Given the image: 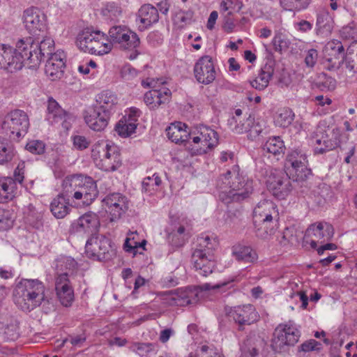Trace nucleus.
Returning <instances> with one entry per match:
<instances>
[{
  "label": "nucleus",
  "instance_id": "obj_9",
  "mask_svg": "<svg viewBox=\"0 0 357 357\" xmlns=\"http://www.w3.org/2000/svg\"><path fill=\"white\" fill-rule=\"evenodd\" d=\"M109 39L113 45L124 50H133L139 45L140 41L135 32L124 26H114L109 31Z\"/></svg>",
  "mask_w": 357,
  "mask_h": 357
},
{
  "label": "nucleus",
  "instance_id": "obj_25",
  "mask_svg": "<svg viewBox=\"0 0 357 357\" xmlns=\"http://www.w3.org/2000/svg\"><path fill=\"white\" fill-rule=\"evenodd\" d=\"M172 92L167 88L152 89L144 94V100L150 109L155 110L169 102Z\"/></svg>",
  "mask_w": 357,
  "mask_h": 357
},
{
  "label": "nucleus",
  "instance_id": "obj_8",
  "mask_svg": "<svg viewBox=\"0 0 357 357\" xmlns=\"http://www.w3.org/2000/svg\"><path fill=\"white\" fill-rule=\"evenodd\" d=\"M197 134L192 137L193 144L190 146L192 154H205L218 144V134L210 127L200 126Z\"/></svg>",
  "mask_w": 357,
  "mask_h": 357
},
{
  "label": "nucleus",
  "instance_id": "obj_22",
  "mask_svg": "<svg viewBox=\"0 0 357 357\" xmlns=\"http://www.w3.org/2000/svg\"><path fill=\"white\" fill-rule=\"evenodd\" d=\"M83 116L86 125L93 130L100 132L107 126L110 116L94 107L85 110Z\"/></svg>",
  "mask_w": 357,
  "mask_h": 357
},
{
  "label": "nucleus",
  "instance_id": "obj_27",
  "mask_svg": "<svg viewBox=\"0 0 357 357\" xmlns=\"http://www.w3.org/2000/svg\"><path fill=\"white\" fill-rule=\"evenodd\" d=\"M187 128L186 124L182 122L173 123L166 129L167 136L176 144L189 142L192 137Z\"/></svg>",
  "mask_w": 357,
  "mask_h": 357
},
{
  "label": "nucleus",
  "instance_id": "obj_29",
  "mask_svg": "<svg viewBox=\"0 0 357 357\" xmlns=\"http://www.w3.org/2000/svg\"><path fill=\"white\" fill-rule=\"evenodd\" d=\"M138 17L144 27L148 28L158 22V10L151 4H144L138 10Z\"/></svg>",
  "mask_w": 357,
  "mask_h": 357
},
{
  "label": "nucleus",
  "instance_id": "obj_47",
  "mask_svg": "<svg viewBox=\"0 0 357 357\" xmlns=\"http://www.w3.org/2000/svg\"><path fill=\"white\" fill-rule=\"evenodd\" d=\"M259 341H261L260 338L255 335L248 336L241 346L242 352L245 355L250 354L251 357L257 356L258 355V349L257 348L256 343Z\"/></svg>",
  "mask_w": 357,
  "mask_h": 357
},
{
  "label": "nucleus",
  "instance_id": "obj_41",
  "mask_svg": "<svg viewBox=\"0 0 357 357\" xmlns=\"http://www.w3.org/2000/svg\"><path fill=\"white\" fill-rule=\"evenodd\" d=\"M254 123V118L250 115L246 118L238 119L236 116H232L228 119V125L230 129L235 133L241 134L248 132L251 124Z\"/></svg>",
  "mask_w": 357,
  "mask_h": 357
},
{
  "label": "nucleus",
  "instance_id": "obj_61",
  "mask_svg": "<svg viewBox=\"0 0 357 357\" xmlns=\"http://www.w3.org/2000/svg\"><path fill=\"white\" fill-rule=\"evenodd\" d=\"M86 340V337L84 333L69 335L68 337L63 340L62 345H64L66 343L69 342L73 347H81Z\"/></svg>",
  "mask_w": 357,
  "mask_h": 357
},
{
  "label": "nucleus",
  "instance_id": "obj_52",
  "mask_svg": "<svg viewBox=\"0 0 357 357\" xmlns=\"http://www.w3.org/2000/svg\"><path fill=\"white\" fill-rule=\"evenodd\" d=\"M193 12L191 10H180L174 16V21L179 27L183 28L185 26L191 24L192 22Z\"/></svg>",
  "mask_w": 357,
  "mask_h": 357
},
{
  "label": "nucleus",
  "instance_id": "obj_20",
  "mask_svg": "<svg viewBox=\"0 0 357 357\" xmlns=\"http://www.w3.org/2000/svg\"><path fill=\"white\" fill-rule=\"evenodd\" d=\"M47 120L51 123H61L63 128L68 130L74 117L63 110L58 102L52 98L48 100Z\"/></svg>",
  "mask_w": 357,
  "mask_h": 357
},
{
  "label": "nucleus",
  "instance_id": "obj_54",
  "mask_svg": "<svg viewBox=\"0 0 357 357\" xmlns=\"http://www.w3.org/2000/svg\"><path fill=\"white\" fill-rule=\"evenodd\" d=\"M306 159V155L303 154L300 150L291 151L287 155L285 167L288 169L298 165L299 160L302 162Z\"/></svg>",
  "mask_w": 357,
  "mask_h": 357
},
{
  "label": "nucleus",
  "instance_id": "obj_19",
  "mask_svg": "<svg viewBox=\"0 0 357 357\" xmlns=\"http://www.w3.org/2000/svg\"><path fill=\"white\" fill-rule=\"evenodd\" d=\"M55 291L61 304L66 307L71 305L74 291L68 273H57L55 278Z\"/></svg>",
  "mask_w": 357,
  "mask_h": 357
},
{
  "label": "nucleus",
  "instance_id": "obj_11",
  "mask_svg": "<svg viewBox=\"0 0 357 357\" xmlns=\"http://www.w3.org/2000/svg\"><path fill=\"white\" fill-rule=\"evenodd\" d=\"M268 190L278 199H284L292 190L288 173L275 169L266 181Z\"/></svg>",
  "mask_w": 357,
  "mask_h": 357
},
{
  "label": "nucleus",
  "instance_id": "obj_35",
  "mask_svg": "<svg viewBox=\"0 0 357 357\" xmlns=\"http://www.w3.org/2000/svg\"><path fill=\"white\" fill-rule=\"evenodd\" d=\"M232 254L236 259L245 263H255L258 259L255 250L250 246L238 245L233 247Z\"/></svg>",
  "mask_w": 357,
  "mask_h": 357
},
{
  "label": "nucleus",
  "instance_id": "obj_53",
  "mask_svg": "<svg viewBox=\"0 0 357 357\" xmlns=\"http://www.w3.org/2000/svg\"><path fill=\"white\" fill-rule=\"evenodd\" d=\"M272 43L274 50L276 52H282L283 50H286L289 48L290 45L289 40L287 38L286 36L280 32L275 33Z\"/></svg>",
  "mask_w": 357,
  "mask_h": 357
},
{
  "label": "nucleus",
  "instance_id": "obj_32",
  "mask_svg": "<svg viewBox=\"0 0 357 357\" xmlns=\"http://www.w3.org/2000/svg\"><path fill=\"white\" fill-rule=\"evenodd\" d=\"M17 193V185L11 177L0 178V203L13 200Z\"/></svg>",
  "mask_w": 357,
  "mask_h": 357
},
{
  "label": "nucleus",
  "instance_id": "obj_15",
  "mask_svg": "<svg viewBox=\"0 0 357 357\" xmlns=\"http://www.w3.org/2000/svg\"><path fill=\"white\" fill-rule=\"evenodd\" d=\"M227 313L238 325L239 331H243L244 326L250 325L258 319L257 312L250 304L231 307Z\"/></svg>",
  "mask_w": 357,
  "mask_h": 357
},
{
  "label": "nucleus",
  "instance_id": "obj_16",
  "mask_svg": "<svg viewBox=\"0 0 357 357\" xmlns=\"http://www.w3.org/2000/svg\"><path fill=\"white\" fill-rule=\"evenodd\" d=\"M77 191L74 192V199L82 200L83 204H91L98 197L96 182L90 176L80 175Z\"/></svg>",
  "mask_w": 357,
  "mask_h": 357
},
{
  "label": "nucleus",
  "instance_id": "obj_58",
  "mask_svg": "<svg viewBox=\"0 0 357 357\" xmlns=\"http://www.w3.org/2000/svg\"><path fill=\"white\" fill-rule=\"evenodd\" d=\"M45 144L40 140H32L26 145V149L33 154L40 155L45 152Z\"/></svg>",
  "mask_w": 357,
  "mask_h": 357
},
{
  "label": "nucleus",
  "instance_id": "obj_64",
  "mask_svg": "<svg viewBox=\"0 0 357 357\" xmlns=\"http://www.w3.org/2000/svg\"><path fill=\"white\" fill-rule=\"evenodd\" d=\"M4 335L7 340L14 341L19 337L18 326L15 324H8L4 330Z\"/></svg>",
  "mask_w": 357,
  "mask_h": 357
},
{
  "label": "nucleus",
  "instance_id": "obj_1",
  "mask_svg": "<svg viewBox=\"0 0 357 357\" xmlns=\"http://www.w3.org/2000/svg\"><path fill=\"white\" fill-rule=\"evenodd\" d=\"M45 287L38 279H22L13 291V300L17 306L25 312H31L47 299Z\"/></svg>",
  "mask_w": 357,
  "mask_h": 357
},
{
  "label": "nucleus",
  "instance_id": "obj_17",
  "mask_svg": "<svg viewBox=\"0 0 357 357\" xmlns=\"http://www.w3.org/2000/svg\"><path fill=\"white\" fill-rule=\"evenodd\" d=\"M103 202L107 208V211L111 215V221L120 218L128 208V198L119 192L107 195L103 199Z\"/></svg>",
  "mask_w": 357,
  "mask_h": 357
},
{
  "label": "nucleus",
  "instance_id": "obj_31",
  "mask_svg": "<svg viewBox=\"0 0 357 357\" xmlns=\"http://www.w3.org/2000/svg\"><path fill=\"white\" fill-rule=\"evenodd\" d=\"M274 73L272 64L266 63L261 68L258 76L249 82L251 86L257 90L261 91L266 89Z\"/></svg>",
  "mask_w": 357,
  "mask_h": 357
},
{
  "label": "nucleus",
  "instance_id": "obj_46",
  "mask_svg": "<svg viewBox=\"0 0 357 357\" xmlns=\"http://www.w3.org/2000/svg\"><path fill=\"white\" fill-rule=\"evenodd\" d=\"M137 124H134L126 119H121L116 124L115 131L122 137H128L135 132Z\"/></svg>",
  "mask_w": 357,
  "mask_h": 357
},
{
  "label": "nucleus",
  "instance_id": "obj_62",
  "mask_svg": "<svg viewBox=\"0 0 357 357\" xmlns=\"http://www.w3.org/2000/svg\"><path fill=\"white\" fill-rule=\"evenodd\" d=\"M137 70L130 65L124 66L121 71L122 78L126 82L135 79L137 77Z\"/></svg>",
  "mask_w": 357,
  "mask_h": 357
},
{
  "label": "nucleus",
  "instance_id": "obj_14",
  "mask_svg": "<svg viewBox=\"0 0 357 357\" xmlns=\"http://www.w3.org/2000/svg\"><path fill=\"white\" fill-rule=\"evenodd\" d=\"M194 75L199 83L205 85L212 83L216 77L212 57L208 55L200 57L195 64Z\"/></svg>",
  "mask_w": 357,
  "mask_h": 357
},
{
  "label": "nucleus",
  "instance_id": "obj_60",
  "mask_svg": "<svg viewBox=\"0 0 357 357\" xmlns=\"http://www.w3.org/2000/svg\"><path fill=\"white\" fill-rule=\"evenodd\" d=\"M188 238H184L178 235L175 229H172L167 235V240L172 245L175 247H181L184 245Z\"/></svg>",
  "mask_w": 357,
  "mask_h": 357
},
{
  "label": "nucleus",
  "instance_id": "obj_43",
  "mask_svg": "<svg viewBox=\"0 0 357 357\" xmlns=\"http://www.w3.org/2000/svg\"><path fill=\"white\" fill-rule=\"evenodd\" d=\"M306 163L307 160L302 162L299 160L298 165L287 169L294 180L304 181L311 174V169L307 167Z\"/></svg>",
  "mask_w": 357,
  "mask_h": 357
},
{
  "label": "nucleus",
  "instance_id": "obj_37",
  "mask_svg": "<svg viewBox=\"0 0 357 357\" xmlns=\"http://www.w3.org/2000/svg\"><path fill=\"white\" fill-rule=\"evenodd\" d=\"M97 35V31L84 30L79 33L76 39V45L79 50L84 52L92 53L93 40Z\"/></svg>",
  "mask_w": 357,
  "mask_h": 357
},
{
  "label": "nucleus",
  "instance_id": "obj_23",
  "mask_svg": "<svg viewBox=\"0 0 357 357\" xmlns=\"http://www.w3.org/2000/svg\"><path fill=\"white\" fill-rule=\"evenodd\" d=\"M6 119L11 132L16 133L17 137H20L27 132L29 121L27 114L24 111L13 110L7 115Z\"/></svg>",
  "mask_w": 357,
  "mask_h": 357
},
{
  "label": "nucleus",
  "instance_id": "obj_49",
  "mask_svg": "<svg viewBox=\"0 0 357 357\" xmlns=\"http://www.w3.org/2000/svg\"><path fill=\"white\" fill-rule=\"evenodd\" d=\"M294 116L291 109L282 108L279 111L275 122L280 127L287 128L294 121Z\"/></svg>",
  "mask_w": 357,
  "mask_h": 357
},
{
  "label": "nucleus",
  "instance_id": "obj_59",
  "mask_svg": "<svg viewBox=\"0 0 357 357\" xmlns=\"http://www.w3.org/2000/svg\"><path fill=\"white\" fill-rule=\"evenodd\" d=\"M316 144L317 146L314 147V153L319 154H322L333 150L336 146V143L334 144L331 140H324L323 145H321V140L317 139Z\"/></svg>",
  "mask_w": 357,
  "mask_h": 357
},
{
  "label": "nucleus",
  "instance_id": "obj_30",
  "mask_svg": "<svg viewBox=\"0 0 357 357\" xmlns=\"http://www.w3.org/2000/svg\"><path fill=\"white\" fill-rule=\"evenodd\" d=\"M117 103V98L112 92L104 91L98 94L96 104L93 106L100 112H107L110 116L112 110Z\"/></svg>",
  "mask_w": 357,
  "mask_h": 357
},
{
  "label": "nucleus",
  "instance_id": "obj_48",
  "mask_svg": "<svg viewBox=\"0 0 357 357\" xmlns=\"http://www.w3.org/2000/svg\"><path fill=\"white\" fill-rule=\"evenodd\" d=\"M311 0H280V6L286 10L299 11L305 9Z\"/></svg>",
  "mask_w": 357,
  "mask_h": 357
},
{
  "label": "nucleus",
  "instance_id": "obj_50",
  "mask_svg": "<svg viewBox=\"0 0 357 357\" xmlns=\"http://www.w3.org/2000/svg\"><path fill=\"white\" fill-rule=\"evenodd\" d=\"M77 266V262L70 257H61L56 260V268L57 273H68V271H73Z\"/></svg>",
  "mask_w": 357,
  "mask_h": 357
},
{
  "label": "nucleus",
  "instance_id": "obj_44",
  "mask_svg": "<svg viewBox=\"0 0 357 357\" xmlns=\"http://www.w3.org/2000/svg\"><path fill=\"white\" fill-rule=\"evenodd\" d=\"M344 54H324V68L330 71H335L340 68L345 59Z\"/></svg>",
  "mask_w": 357,
  "mask_h": 357
},
{
  "label": "nucleus",
  "instance_id": "obj_13",
  "mask_svg": "<svg viewBox=\"0 0 357 357\" xmlns=\"http://www.w3.org/2000/svg\"><path fill=\"white\" fill-rule=\"evenodd\" d=\"M334 234L333 226L325 222L311 225L306 230L305 238L310 241L311 247L317 248V243H323L330 240Z\"/></svg>",
  "mask_w": 357,
  "mask_h": 357
},
{
  "label": "nucleus",
  "instance_id": "obj_7",
  "mask_svg": "<svg viewBox=\"0 0 357 357\" xmlns=\"http://www.w3.org/2000/svg\"><path fill=\"white\" fill-rule=\"evenodd\" d=\"M86 256L97 261H107L114 255V250L112 248L110 240L104 236H91L85 245Z\"/></svg>",
  "mask_w": 357,
  "mask_h": 357
},
{
  "label": "nucleus",
  "instance_id": "obj_38",
  "mask_svg": "<svg viewBox=\"0 0 357 357\" xmlns=\"http://www.w3.org/2000/svg\"><path fill=\"white\" fill-rule=\"evenodd\" d=\"M112 50V43L109 37L104 33L97 31V35L93 40L92 54L103 55L109 53Z\"/></svg>",
  "mask_w": 357,
  "mask_h": 357
},
{
  "label": "nucleus",
  "instance_id": "obj_4",
  "mask_svg": "<svg viewBox=\"0 0 357 357\" xmlns=\"http://www.w3.org/2000/svg\"><path fill=\"white\" fill-rule=\"evenodd\" d=\"M25 50L22 39L17 43L16 48L0 43V69L10 73L21 70L26 61Z\"/></svg>",
  "mask_w": 357,
  "mask_h": 357
},
{
  "label": "nucleus",
  "instance_id": "obj_2",
  "mask_svg": "<svg viewBox=\"0 0 357 357\" xmlns=\"http://www.w3.org/2000/svg\"><path fill=\"white\" fill-rule=\"evenodd\" d=\"M96 166L105 172H114L122 165L119 149L114 144L100 142L95 144L91 151Z\"/></svg>",
  "mask_w": 357,
  "mask_h": 357
},
{
  "label": "nucleus",
  "instance_id": "obj_6",
  "mask_svg": "<svg viewBox=\"0 0 357 357\" xmlns=\"http://www.w3.org/2000/svg\"><path fill=\"white\" fill-rule=\"evenodd\" d=\"M300 332L291 324H280L275 329L271 347L276 352H282L294 346L299 340Z\"/></svg>",
  "mask_w": 357,
  "mask_h": 357
},
{
  "label": "nucleus",
  "instance_id": "obj_18",
  "mask_svg": "<svg viewBox=\"0 0 357 357\" xmlns=\"http://www.w3.org/2000/svg\"><path fill=\"white\" fill-rule=\"evenodd\" d=\"M99 226L100 222L97 215L93 213H86L72 223L70 231L94 236Z\"/></svg>",
  "mask_w": 357,
  "mask_h": 357
},
{
  "label": "nucleus",
  "instance_id": "obj_33",
  "mask_svg": "<svg viewBox=\"0 0 357 357\" xmlns=\"http://www.w3.org/2000/svg\"><path fill=\"white\" fill-rule=\"evenodd\" d=\"M218 247V241L215 238H211L207 234H202L197 238V247L194 251H200L203 254L215 256V251Z\"/></svg>",
  "mask_w": 357,
  "mask_h": 357
},
{
  "label": "nucleus",
  "instance_id": "obj_3",
  "mask_svg": "<svg viewBox=\"0 0 357 357\" xmlns=\"http://www.w3.org/2000/svg\"><path fill=\"white\" fill-rule=\"evenodd\" d=\"M40 36L29 37L22 39L24 54L30 67L36 68L46 57L50 56L54 50V41L50 37H45L40 40Z\"/></svg>",
  "mask_w": 357,
  "mask_h": 357
},
{
  "label": "nucleus",
  "instance_id": "obj_55",
  "mask_svg": "<svg viewBox=\"0 0 357 357\" xmlns=\"http://www.w3.org/2000/svg\"><path fill=\"white\" fill-rule=\"evenodd\" d=\"M154 348V344L151 343L135 342L130 346V350L141 356H146Z\"/></svg>",
  "mask_w": 357,
  "mask_h": 357
},
{
  "label": "nucleus",
  "instance_id": "obj_24",
  "mask_svg": "<svg viewBox=\"0 0 357 357\" xmlns=\"http://www.w3.org/2000/svg\"><path fill=\"white\" fill-rule=\"evenodd\" d=\"M191 262L195 270L202 276L206 277L213 273L215 267V257L203 254L200 251H193Z\"/></svg>",
  "mask_w": 357,
  "mask_h": 357
},
{
  "label": "nucleus",
  "instance_id": "obj_36",
  "mask_svg": "<svg viewBox=\"0 0 357 357\" xmlns=\"http://www.w3.org/2000/svg\"><path fill=\"white\" fill-rule=\"evenodd\" d=\"M262 149L264 151L274 155L278 160L283 157L286 149L284 142L280 137L269 138L263 145Z\"/></svg>",
  "mask_w": 357,
  "mask_h": 357
},
{
  "label": "nucleus",
  "instance_id": "obj_56",
  "mask_svg": "<svg viewBox=\"0 0 357 357\" xmlns=\"http://www.w3.org/2000/svg\"><path fill=\"white\" fill-rule=\"evenodd\" d=\"M324 54L333 55L335 54H344V48L340 41L333 40L326 45Z\"/></svg>",
  "mask_w": 357,
  "mask_h": 357
},
{
  "label": "nucleus",
  "instance_id": "obj_21",
  "mask_svg": "<svg viewBox=\"0 0 357 357\" xmlns=\"http://www.w3.org/2000/svg\"><path fill=\"white\" fill-rule=\"evenodd\" d=\"M66 54L62 50H57L47 59L45 72L52 79H60L66 67Z\"/></svg>",
  "mask_w": 357,
  "mask_h": 357
},
{
  "label": "nucleus",
  "instance_id": "obj_39",
  "mask_svg": "<svg viewBox=\"0 0 357 357\" xmlns=\"http://www.w3.org/2000/svg\"><path fill=\"white\" fill-rule=\"evenodd\" d=\"M279 218H267L261 220L260 222H253L257 229V235L265 238L268 236L274 234L278 229V221Z\"/></svg>",
  "mask_w": 357,
  "mask_h": 357
},
{
  "label": "nucleus",
  "instance_id": "obj_5",
  "mask_svg": "<svg viewBox=\"0 0 357 357\" xmlns=\"http://www.w3.org/2000/svg\"><path fill=\"white\" fill-rule=\"evenodd\" d=\"M229 172V197L232 202H241L252 193V181L245 179L238 165H234Z\"/></svg>",
  "mask_w": 357,
  "mask_h": 357
},
{
  "label": "nucleus",
  "instance_id": "obj_57",
  "mask_svg": "<svg viewBox=\"0 0 357 357\" xmlns=\"http://www.w3.org/2000/svg\"><path fill=\"white\" fill-rule=\"evenodd\" d=\"M340 35L342 38L346 40L357 39V25L354 22H351L342 28Z\"/></svg>",
  "mask_w": 357,
  "mask_h": 357
},
{
  "label": "nucleus",
  "instance_id": "obj_10",
  "mask_svg": "<svg viewBox=\"0 0 357 357\" xmlns=\"http://www.w3.org/2000/svg\"><path fill=\"white\" fill-rule=\"evenodd\" d=\"M228 283L224 282L217 284L211 287L209 284L206 283L196 287H188L185 289H178L172 293V300L176 305L186 306L196 304L199 301V290L201 291H208L211 289H220Z\"/></svg>",
  "mask_w": 357,
  "mask_h": 357
},
{
  "label": "nucleus",
  "instance_id": "obj_26",
  "mask_svg": "<svg viewBox=\"0 0 357 357\" xmlns=\"http://www.w3.org/2000/svg\"><path fill=\"white\" fill-rule=\"evenodd\" d=\"M267 218H279L277 206L270 200L259 202L253 211V222H260Z\"/></svg>",
  "mask_w": 357,
  "mask_h": 357
},
{
  "label": "nucleus",
  "instance_id": "obj_63",
  "mask_svg": "<svg viewBox=\"0 0 357 357\" xmlns=\"http://www.w3.org/2000/svg\"><path fill=\"white\" fill-rule=\"evenodd\" d=\"M264 127L259 122H255L251 124L248 131V137L251 140H254L257 137L263 133Z\"/></svg>",
  "mask_w": 357,
  "mask_h": 357
},
{
  "label": "nucleus",
  "instance_id": "obj_42",
  "mask_svg": "<svg viewBox=\"0 0 357 357\" xmlns=\"http://www.w3.org/2000/svg\"><path fill=\"white\" fill-rule=\"evenodd\" d=\"M80 181V175H73L66 178L63 182L62 195L68 199H74V192L77 191Z\"/></svg>",
  "mask_w": 357,
  "mask_h": 357
},
{
  "label": "nucleus",
  "instance_id": "obj_12",
  "mask_svg": "<svg viewBox=\"0 0 357 357\" xmlns=\"http://www.w3.org/2000/svg\"><path fill=\"white\" fill-rule=\"evenodd\" d=\"M24 23L26 30L33 36H42L46 31L45 16L37 8H29L24 12Z\"/></svg>",
  "mask_w": 357,
  "mask_h": 357
},
{
  "label": "nucleus",
  "instance_id": "obj_34",
  "mask_svg": "<svg viewBox=\"0 0 357 357\" xmlns=\"http://www.w3.org/2000/svg\"><path fill=\"white\" fill-rule=\"evenodd\" d=\"M70 199L59 194L50 204V210L53 215L58 218H63L70 211Z\"/></svg>",
  "mask_w": 357,
  "mask_h": 357
},
{
  "label": "nucleus",
  "instance_id": "obj_28",
  "mask_svg": "<svg viewBox=\"0 0 357 357\" xmlns=\"http://www.w3.org/2000/svg\"><path fill=\"white\" fill-rule=\"evenodd\" d=\"M334 26L333 17L326 8L318 10L317 14L316 30L318 34H330Z\"/></svg>",
  "mask_w": 357,
  "mask_h": 357
},
{
  "label": "nucleus",
  "instance_id": "obj_51",
  "mask_svg": "<svg viewBox=\"0 0 357 357\" xmlns=\"http://www.w3.org/2000/svg\"><path fill=\"white\" fill-rule=\"evenodd\" d=\"M13 213L10 210L0 208V231H6L13 227Z\"/></svg>",
  "mask_w": 357,
  "mask_h": 357
},
{
  "label": "nucleus",
  "instance_id": "obj_40",
  "mask_svg": "<svg viewBox=\"0 0 357 357\" xmlns=\"http://www.w3.org/2000/svg\"><path fill=\"white\" fill-rule=\"evenodd\" d=\"M24 213L25 221L30 226L36 229H40L43 227V214L32 204H29L26 207Z\"/></svg>",
  "mask_w": 357,
  "mask_h": 357
},
{
  "label": "nucleus",
  "instance_id": "obj_45",
  "mask_svg": "<svg viewBox=\"0 0 357 357\" xmlns=\"http://www.w3.org/2000/svg\"><path fill=\"white\" fill-rule=\"evenodd\" d=\"M15 155L13 145L0 140V165H4L11 162Z\"/></svg>",
  "mask_w": 357,
  "mask_h": 357
}]
</instances>
